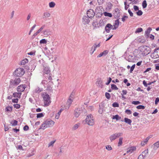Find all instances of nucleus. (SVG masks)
<instances>
[{"mask_svg": "<svg viewBox=\"0 0 159 159\" xmlns=\"http://www.w3.org/2000/svg\"><path fill=\"white\" fill-rule=\"evenodd\" d=\"M54 122L52 120H47L44 121L40 125V129L43 130L49 127L52 126L54 124Z\"/></svg>", "mask_w": 159, "mask_h": 159, "instance_id": "f257e3e1", "label": "nucleus"}, {"mask_svg": "<svg viewBox=\"0 0 159 159\" xmlns=\"http://www.w3.org/2000/svg\"><path fill=\"white\" fill-rule=\"evenodd\" d=\"M44 103V106H48L50 103V97L49 95L46 93H44L42 94Z\"/></svg>", "mask_w": 159, "mask_h": 159, "instance_id": "f03ea898", "label": "nucleus"}, {"mask_svg": "<svg viewBox=\"0 0 159 159\" xmlns=\"http://www.w3.org/2000/svg\"><path fill=\"white\" fill-rule=\"evenodd\" d=\"M20 82L21 80L19 78L11 79L10 80V88H11L16 87L20 83Z\"/></svg>", "mask_w": 159, "mask_h": 159, "instance_id": "7ed1b4c3", "label": "nucleus"}, {"mask_svg": "<svg viewBox=\"0 0 159 159\" xmlns=\"http://www.w3.org/2000/svg\"><path fill=\"white\" fill-rule=\"evenodd\" d=\"M25 73V70L24 69L21 68H17L14 72V76L16 77H21Z\"/></svg>", "mask_w": 159, "mask_h": 159, "instance_id": "20e7f679", "label": "nucleus"}, {"mask_svg": "<svg viewBox=\"0 0 159 159\" xmlns=\"http://www.w3.org/2000/svg\"><path fill=\"white\" fill-rule=\"evenodd\" d=\"M85 120L86 123L89 125L92 126L94 124V120L92 115L91 114L87 116Z\"/></svg>", "mask_w": 159, "mask_h": 159, "instance_id": "39448f33", "label": "nucleus"}, {"mask_svg": "<svg viewBox=\"0 0 159 159\" xmlns=\"http://www.w3.org/2000/svg\"><path fill=\"white\" fill-rule=\"evenodd\" d=\"M151 57L153 59L159 57V47L154 49L153 52L151 54Z\"/></svg>", "mask_w": 159, "mask_h": 159, "instance_id": "423d86ee", "label": "nucleus"}, {"mask_svg": "<svg viewBox=\"0 0 159 159\" xmlns=\"http://www.w3.org/2000/svg\"><path fill=\"white\" fill-rule=\"evenodd\" d=\"M122 134H123L122 133L119 132L116 133L110 136L109 137V139L112 142L119 138L120 136L122 135Z\"/></svg>", "mask_w": 159, "mask_h": 159, "instance_id": "0eeeda50", "label": "nucleus"}, {"mask_svg": "<svg viewBox=\"0 0 159 159\" xmlns=\"http://www.w3.org/2000/svg\"><path fill=\"white\" fill-rule=\"evenodd\" d=\"M43 72L46 74H49L50 73V70L49 68L48 67L46 64H43Z\"/></svg>", "mask_w": 159, "mask_h": 159, "instance_id": "6e6552de", "label": "nucleus"}, {"mask_svg": "<svg viewBox=\"0 0 159 159\" xmlns=\"http://www.w3.org/2000/svg\"><path fill=\"white\" fill-rule=\"evenodd\" d=\"M95 13L94 11L91 9L88 10L87 12V16L90 18L93 17L94 16Z\"/></svg>", "mask_w": 159, "mask_h": 159, "instance_id": "1a4fd4ad", "label": "nucleus"}, {"mask_svg": "<svg viewBox=\"0 0 159 159\" xmlns=\"http://www.w3.org/2000/svg\"><path fill=\"white\" fill-rule=\"evenodd\" d=\"M82 111L80 108L75 109L74 111V114L76 117H78L82 112Z\"/></svg>", "mask_w": 159, "mask_h": 159, "instance_id": "9d476101", "label": "nucleus"}, {"mask_svg": "<svg viewBox=\"0 0 159 159\" xmlns=\"http://www.w3.org/2000/svg\"><path fill=\"white\" fill-rule=\"evenodd\" d=\"M89 17L87 16H84L83 17V23L84 24H88L90 21Z\"/></svg>", "mask_w": 159, "mask_h": 159, "instance_id": "9b49d317", "label": "nucleus"}, {"mask_svg": "<svg viewBox=\"0 0 159 159\" xmlns=\"http://www.w3.org/2000/svg\"><path fill=\"white\" fill-rule=\"evenodd\" d=\"M114 15L115 18H118L120 17V14L119 9L117 8L115 9V12L114 13Z\"/></svg>", "mask_w": 159, "mask_h": 159, "instance_id": "f8f14e48", "label": "nucleus"}, {"mask_svg": "<svg viewBox=\"0 0 159 159\" xmlns=\"http://www.w3.org/2000/svg\"><path fill=\"white\" fill-rule=\"evenodd\" d=\"M25 87L23 85H20L19 86H18L17 88V91L19 92H22L25 89Z\"/></svg>", "mask_w": 159, "mask_h": 159, "instance_id": "ddd939ff", "label": "nucleus"}, {"mask_svg": "<svg viewBox=\"0 0 159 159\" xmlns=\"http://www.w3.org/2000/svg\"><path fill=\"white\" fill-rule=\"evenodd\" d=\"M40 88L39 87H37L36 88L35 90L34 91L33 94L34 95L36 96H39L40 95Z\"/></svg>", "mask_w": 159, "mask_h": 159, "instance_id": "4468645a", "label": "nucleus"}, {"mask_svg": "<svg viewBox=\"0 0 159 159\" xmlns=\"http://www.w3.org/2000/svg\"><path fill=\"white\" fill-rule=\"evenodd\" d=\"M109 51L107 50H105L102 52L101 53L97 56V57H100L102 56H106L108 53Z\"/></svg>", "mask_w": 159, "mask_h": 159, "instance_id": "2eb2a0df", "label": "nucleus"}, {"mask_svg": "<svg viewBox=\"0 0 159 159\" xmlns=\"http://www.w3.org/2000/svg\"><path fill=\"white\" fill-rule=\"evenodd\" d=\"M152 29L151 27H148L145 32V35L146 37L148 38L149 36L150 33Z\"/></svg>", "mask_w": 159, "mask_h": 159, "instance_id": "dca6fc26", "label": "nucleus"}, {"mask_svg": "<svg viewBox=\"0 0 159 159\" xmlns=\"http://www.w3.org/2000/svg\"><path fill=\"white\" fill-rule=\"evenodd\" d=\"M136 149V148L135 146H132L131 147L129 148L128 149V150L127 151L126 153H129V152L132 153Z\"/></svg>", "mask_w": 159, "mask_h": 159, "instance_id": "f3484780", "label": "nucleus"}, {"mask_svg": "<svg viewBox=\"0 0 159 159\" xmlns=\"http://www.w3.org/2000/svg\"><path fill=\"white\" fill-rule=\"evenodd\" d=\"M154 150H156L159 147V141L155 143L152 146Z\"/></svg>", "mask_w": 159, "mask_h": 159, "instance_id": "a211bd4d", "label": "nucleus"}, {"mask_svg": "<svg viewBox=\"0 0 159 159\" xmlns=\"http://www.w3.org/2000/svg\"><path fill=\"white\" fill-rule=\"evenodd\" d=\"M124 121L126 123L128 124L129 125H131L132 123V120L127 118H124Z\"/></svg>", "mask_w": 159, "mask_h": 159, "instance_id": "6ab92c4d", "label": "nucleus"}, {"mask_svg": "<svg viewBox=\"0 0 159 159\" xmlns=\"http://www.w3.org/2000/svg\"><path fill=\"white\" fill-rule=\"evenodd\" d=\"M21 93L17 92L14 93L13 94V96L14 98H20V96Z\"/></svg>", "mask_w": 159, "mask_h": 159, "instance_id": "aec40b11", "label": "nucleus"}, {"mask_svg": "<svg viewBox=\"0 0 159 159\" xmlns=\"http://www.w3.org/2000/svg\"><path fill=\"white\" fill-rule=\"evenodd\" d=\"M148 154V149H145L144 151L142 152V154L145 157Z\"/></svg>", "mask_w": 159, "mask_h": 159, "instance_id": "412c9836", "label": "nucleus"}, {"mask_svg": "<svg viewBox=\"0 0 159 159\" xmlns=\"http://www.w3.org/2000/svg\"><path fill=\"white\" fill-rule=\"evenodd\" d=\"M28 62V60L27 59L25 58L22 60L21 61L20 64L21 65H24L26 63H27Z\"/></svg>", "mask_w": 159, "mask_h": 159, "instance_id": "4be33fe9", "label": "nucleus"}, {"mask_svg": "<svg viewBox=\"0 0 159 159\" xmlns=\"http://www.w3.org/2000/svg\"><path fill=\"white\" fill-rule=\"evenodd\" d=\"M72 98H71V97H69L68 100L67 102V104L68 105V108H69V107L70 106V104L71 103V102L72 101Z\"/></svg>", "mask_w": 159, "mask_h": 159, "instance_id": "5701e85b", "label": "nucleus"}, {"mask_svg": "<svg viewBox=\"0 0 159 159\" xmlns=\"http://www.w3.org/2000/svg\"><path fill=\"white\" fill-rule=\"evenodd\" d=\"M112 119H116L117 120H119L121 119V117H120L118 115H116L113 116L112 117Z\"/></svg>", "mask_w": 159, "mask_h": 159, "instance_id": "b1692460", "label": "nucleus"}, {"mask_svg": "<svg viewBox=\"0 0 159 159\" xmlns=\"http://www.w3.org/2000/svg\"><path fill=\"white\" fill-rule=\"evenodd\" d=\"M123 139V138L121 137L119 139V142L118 143V146L119 147L122 145L123 142L122 140Z\"/></svg>", "mask_w": 159, "mask_h": 159, "instance_id": "393cba45", "label": "nucleus"}, {"mask_svg": "<svg viewBox=\"0 0 159 159\" xmlns=\"http://www.w3.org/2000/svg\"><path fill=\"white\" fill-rule=\"evenodd\" d=\"M46 90L48 91H51L52 90V87L51 85H50V84H48L47 85V88Z\"/></svg>", "mask_w": 159, "mask_h": 159, "instance_id": "a878e982", "label": "nucleus"}, {"mask_svg": "<svg viewBox=\"0 0 159 159\" xmlns=\"http://www.w3.org/2000/svg\"><path fill=\"white\" fill-rule=\"evenodd\" d=\"M48 33L49 32L47 30H45L40 32V34H41V35H48Z\"/></svg>", "mask_w": 159, "mask_h": 159, "instance_id": "bb28decb", "label": "nucleus"}, {"mask_svg": "<svg viewBox=\"0 0 159 159\" xmlns=\"http://www.w3.org/2000/svg\"><path fill=\"white\" fill-rule=\"evenodd\" d=\"M104 14L105 16H108L110 17H111L112 16V14L109 12H104Z\"/></svg>", "mask_w": 159, "mask_h": 159, "instance_id": "cd10ccee", "label": "nucleus"}, {"mask_svg": "<svg viewBox=\"0 0 159 159\" xmlns=\"http://www.w3.org/2000/svg\"><path fill=\"white\" fill-rule=\"evenodd\" d=\"M17 121L16 120H14L11 122V124L12 126H16L17 125Z\"/></svg>", "mask_w": 159, "mask_h": 159, "instance_id": "c85d7f7f", "label": "nucleus"}, {"mask_svg": "<svg viewBox=\"0 0 159 159\" xmlns=\"http://www.w3.org/2000/svg\"><path fill=\"white\" fill-rule=\"evenodd\" d=\"M103 111V108L101 107L100 105L99 106V110L98 111V113L100 114H102Z\"/></svg>", "mask_w": 159, "mask_h": 159, "instance_id": "c756f323", "label": "nucleus"}, {"mask_svg": "<svg viewBox=\"0 0 159 159\" xmlns=\"http://www.w3.org/2000/svg\"><path fill=\"white\" fill-rule=\"evenodd\" d=\"M6 111L11 112L12 110V107L8 106L6 107Z\"/></svg>", "mask_w": 159, "mask_h": 159, "instance_id": "7c9ffc66", "label": "nucleus"}, {"mask_svg": "<svg viewBox=\"0 0 159 159\" xmlns=\"http://www.w3.org/2000/svg\"><path fill=\"white\" fill-rule=\"evenodd\" d=\"M100 43L98 44L97 45L96 44H94L92 47V49H94V51H95L96 48L97 47H99L100 46Z\"/></svg>", "mask_w": 159, "mask_h": 159, "instance_id": "2f4dec72", "label": "nucleus"}, {"mask_svg": "<svg viewBox=\"0 0 159 159\" xmlns=\"http://www.w3.org/2000/svg\"><path fill=\"white\" fill-rule=\"evenodd\" d=\"M55 4V3L53 2H50L49 4V6L51 8H53L54 7Z\"/></svg>", "mask_w": 159, "mask_h": 159, "instance_id": "473e14b6", "label": "nucleus"}, {"mask_svg": "<svg viewBox=\"0 0 159 159\" xmlns=\"http://www.w3.org/2000/svg\"><path fill=\"white\" fill-rule=\"evenodd\" d=\"M47 83H48L47 81L45 80H43L41 82L42 84H43L45 88L47 86Z\"/></svg>", "mask_w": 159, "mask_h": 159, "instance_id": "72a5a7b5", "label": "nucleus"}, {"mask_svg": "<svg viewBox=\"0 0 159 159\" xmlns=\"http://www.w3.org/2000/svg\"><path fill=\"white\" fill-rule=\"evenodd\" d=\"M147 2L146 0H144L142 3V7L143 8H145L147 6Z\"/></svg>", "mask_w": 159, "mask_h": 159, "instance_id": "f704fd0d", "label": "nucleus"}, {"mask_svg": "<svg viewBox=\"0 0 159 159\" xmlns=\"http://www.w3.org/2000/svg\"><path fill=\"white\" fill-rule=\"evenodd\" d=\"M136 108L138 109H144L145 108V107L143 105H139L137 106Z\"/></svg>", "mask_w": 159, "mask_h": 159, "instance_id": "c9c22d12", "label": "nucleus"}, {"mask_svg": "<svg viewBox=\"0 0 159 159\" xmlns=\"http://www.w3.org/2000/svg\"><path fill=\"white\" fill-rule=\"evenodd\" d=\"M150 52V50L149 49H148L147 48H146L144 49V54H146V55H148L149 54Z\"/></svg>", "mask_w": 159, "mask_h": 159, "instance_id": "e433bc0d", "label": "nucleus"}, {"mask_svg": "<svg viewBox=\"0 0 159 159\" xmlns=\"http://www.w3.org/2000/svg\"><path fill=\"white\" fill-rule=\"evenodd\" d=\"M111 88L113 90H117L118 89L116 85L114 84H112L111 85Z\"/></svg>", "mask_w": 159, "mask_h": 159, "instance_id": "4c0bfd02", "label": "nucleus"}, {"mask_svg": "<svg viewBox=\"0 0 159 159\" xmlns=\"http://www.w3.org/2000/svg\"><path fill=\"white\" fill-rule=\"evenodd\" d=\"M105 31L107 33H109L110 30V28H109V27H108V26L107 25H106V26H105Z\"/></svg>", "mask_w": 159, "mask_h": 159, "instance_id": "58836bf2", "label": "nucleus"}, {"mask_svg": "<svg viewBox=\"0 0 159 159\" xmlns=\"http://www.w3.org/2000/svg\"><path fill=\"white\" fill-rule=\"evenodd\" d=\"M143 31V29L141 28H139L137 29L135 31V33H139Z\"/></svg>", "mask_w": 159, "mask_h": 159, "instance_id": "ea45409f", "label": "nucleus"}, {"mask_svg": "<svg viewBox=\"0 0 159 159\" xmlns=\"http://www.w3.org/2000/svg\"><path fill=\"white\" fill-rule=\"evenodd\" d=\"M152 135H150L146 138L143 141L145 144H146L150 138L152 137Z\"/></svg>", "mask_w": 159, "mask_h": 159, "instance_id": "a19ab883", "label": "nucleus"}, {"mask_svg": "<svg viewBox=\"0 0 159 159\" xmlns=\"http://www.w3.org/2000/svg\"><path fill=\"white\" fill-rule=\"evenodd\" d=\"M13 106L16 109H19L20 107V105L18 104H14Z\"/></svg>", "mask_w": 159, "mask_h": 159, "instance_id": "79ce46f5", "label": "nucleus"}, {"mask_svg": "<svg viewBox=\"0 0 159 159\" xmlns=\"http://www.w3.org/2000/svg\"><path fill=\"white\" fill-rule=\"evenodd\" d=\"M119 19H117V20H116L115 21V24L114 25V26H116L117 27H118L119 25Z\"/></svg>", "mask_w": 159, "mask_h": 159, "instance_id": "37998d69", "label": "nucleus"}, {"mask_svg": "<svg viewBox=\"0 0 159 159\" xmlns=\"http://www.w3.org/2000/svg\"><path fill=\"white\" fill-rule=\"evenodd\" d=\"M40 33V29L38 30L37 32L35 33L32 36V39H34V38L36 36L37 34Z\"/></svg>", "mask_w": 159, "mask_h": 159, "instance_id": "c03bdc74", "label": "nucleus"}, {"mask_svg": "<svg viewBox=\"0 0 159 159\" xmlns=\"http://www.w3.org/2000/svg\"><path fill=\"white\" fill-rule=\"evenodd\" d=\"M136 13L137 15L139 16H141L143 13V12L140 10H139Z\"/></svg>", "mask_w": 159, "mask_h": 159, "instance_id": "a18cd8bd", "label": "nucleus"}, {"mask_svg": "<svg viewBox=\"0 0 159 159\" xmlns=\"http://www.w3.org/2000/svg\"><path fill=\"white\" fill-rule=\"evenodd\" d=\"M132 103L135 105H137L140 103V102L139 101H133L132 102Z\"/></svg>", "mask_w": 159, "mask_h": 159, "instance_id": "49530a36", "label": "nucleus"}, {"mask_svg": "<svg viewBox=\"0 0 159 159\" xmlns=\"http://www.w3.org/2000/svg\"><path fill=\"white\" fill-rule=\"evenodd\" d=\"M55 141L56 140L51 141V142H50V143H49L48 147H50L51 146H53V144L55 143Z\"/></svg>", "mask_w": 159, "mask_h": 159, "instance_id": "de8ad7c7", "label": "nucleus"}, {"mask_svg": "<svg viewBox=\"0 0 159 159\" xmlns=\"http://www.w3.org/2000/svg\"><path fill=\"white\" fill-rule=\"evenodd\" d=\"M47 43V40H46L45 39H43L40 40V44L43 43V44H46Z\"/></svg>", "mask_w": 159, "mask_h": 159, "instance_id": "09e8293b", "label": "nucleus"}, {"mask_svg": "<svg viewBox=\"0 0 159 159\" xmlns=\"http://www.w3.org/2000/svg\"><path fill=\"white\" fill-rule=\"evenodd\" d=\"M105 95L106 98L108 99H109L110 98L111 96L110 94L106 92L105 94Z\"/></svg>", "mask_w": 159, "mask_h": 159, "instance_id": "8fccbe9b", "label": "nucleus"}, {"mask_svg": "<svg viewBox=\"0 0 159 159\" xmlns=\"http://www.w3.org/2000/svg\"><path fill=\"white\" fill-rule=\"evenodd\" d=\"M106 148L108 151H110L112 149L111 146L109 145L106 146Z\"/></svg>", "mask_w": 159, "mask_h": 159, "instance_id": "3c124183", "label": "nucleus"}, {"mask_svg": "<svg viewBox=\"0 0 159 159\" xmlns=\"http://www.w3.org/2000/svg\"><path fill=\"white\" fill-rule=\"evenodd\" d=\"M135 64H134L132 66L130 67V73H132V71H133L135 67Z\"/></svg>", "mask_w": 159, "mask_h": 159, "instance_id": "603ef678", "label": "nucleus"}, {"mask_svg": "<svg viewBox=\"0 0 159 159\" xmlns=\"http://www.w3.org/2000/svg\"><path fill=\"white\" fill-rule=\"evenodd\" d=\"M43 14L44 15L46 18L49 17L50 15V13L47 12H44Z\"/></svg>", "mask_w": 159, "mask_h": 159, "instance_id": "864d4df0", "label": "nucleus"}, {"mask_svg": "<svg viewBox=\"0 0 159 159\" xmlns=\"http://www.w3.org/2000/svg\"><path fill=\"white\" fill-rule=\"evenodd\" d=\"M112 106L115 107H118L119 106V104L116 102H115L112 104Z\"/></svg>", "mask_w": 159, "mask_h": 159, "instance_id": "5fc2aeb1", "label": "nucleus"}, {"mask_svg": "<svg viewBox=\"0 0 159 159\" xmlns=\"http://www.w3.org/2000/svg\"><path fill=\"white\" fill-rule=\"evenodd\" d=\"M18 101V99L17 98L12 99V102L13 103H17Z\"/></svg>", "mask_w": 159, "mask_h": 159, "instance_id": "6e6d98bb", "label": "nucleus"}, {"mask_svg": "<svg viewBox=\"0 0 159 159\" xmlns=\"http://www.w3.org/2000/svg\"><path fill=\"white\" fill-rule=\"evenodd\" d=\"M79 127V125L77 124L75 125L73 127L72 129L75 130L77 129Z\"/></svg>", "mask_w": 159, "mask_h": 159, "instance_id": "4d7b16f0", "label": "nucleus"}, {"mask_svg": "<svg viewBox=\"0 0 159 159\" xmlns=\"http://www.w3.org/2000/svg\"><path fill=\"white\" fill-rule=\"evenodd\" d=\"M111 77H109L107 82L106 83V84L108 85L111 81Z\"/></svg>", "mask_w": 159, "mask_h": 159, "instance_id": "13d9d810", "label": "nucleus"}, {"mask_svg": "<svg viewBox=\"0 0 159 159\" xmlns=\"http://www.w3.org/2000/svg\"><path fill=\"white\" fill-rule=\"evenodd\" d=\"M138 3V0H133L132 2H130V3L129 4H131V3H132V4L133 5L134 4H136Z\"/></svg>", "mask_w": 159, "mask_h": 159, "instance_id": "bf43d9fd", "label": "nucleus"}, {"mask_svg": "<svg viewBox=\"0 0 159 159\" xmlns=\"http://www.w3.org/2000/svg\"><path fill=\"white\" fill-rule=\"evenodd\" d=\"M125 113H127L129 115L131 114V111L129 109H127L125 111Z\"/></svg>", "mask_w": 159, "mask_h": 159, "instance_id": "052dcab7", "label": "nucleus"}, {"mask_svg": "<svg viewBox=\"0 0 159 159\" xmlns=\"http://www.w3.org/2000/svg\"><path fill=\"white\" fill-rule=\"evenodd\" d=\"M128 18V16H124L122 18V20L123 22H124L125 21V19H127Z\"/></svg>", "mask_w": 159, "mask_h": 159, "instance_id": "680f3d73", "label": "nucleus"}, {"mask_svg": "<svg viewBox=\"0 0 159 159\" xmlns=\"http://www.w3.org/2000/svg\"><path fill=\"white\" fill-rule=\"evenodd\" d=\"M122 93L121 94L122 95H125L127 93V91L126 90H123L122 91Z\"/></svg>", "mask_w": 159, "mask_h": 159, "instance_id": "e2e57ef3", "label": "nucleus"}, {"mask_svg": "<svg viewBox=\"0 0 159 159\" xmlns=\"http://www.w3.org/2000/svg\"><path fill=\"white\" fill-rule=\"evenodd\" d=\"M133 7H134V10L135 11H137L139 10V8L137 6H135V5Z\"/></svg>", "mask_w": 159, "mask_h": 159, "instance_id": "0e129e2a", "label": "nucleus"}, {"mask_svg": "<svg viewBox=\"0 0 159 159\" xmlns=\"http://www.w3.org/2000/svg\"><path fill=\"white\" fill-rule=\"evenodd\" d=\"M29 127L27 125H25L23 128V129L24 130L26 131L29 129Z\"/></svg>", "mask_w": 159, "mask_h": 159, "instance_id": "69168bd1", "label": "nucleus"}, {"mask_svg": "<svg viewBox=\"0 0 159 159\" xmlns=\"http://www.w3.org/2000/svg\"><path fill=\"white\" fill-rule=\"evenodd\" d=\"M145 157L141 154L139 157L138 159H144Z\"/></svg>", "mask_w": 159, "mask_h": 159, "instance_id": "338daca9", "label": "nucleus"}, {"mask_svg": "<svg viewBox=\"0 0 159 159\" xmlns=\"http://www.w3.org/2000/svg\"><path fill=\"white\" fill-rule=\"evenodd\" d=\"M159 102V98L158 97L157 98H156L155 101V104L156 105H157Z\"/></svg>", "mask_w": 159, "mask_h": 159, "instance_id": "774afa93", "label": "nucleus"}]
</instances>
